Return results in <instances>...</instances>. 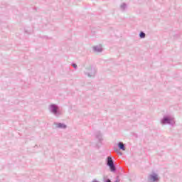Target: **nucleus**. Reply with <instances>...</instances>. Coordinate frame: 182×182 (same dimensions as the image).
Instances as JSON below:
<instances>
[{"label": "nucleus", "instance_id": "nucleus-6", "mask_svg": "<svg viewBox=\"0 0 182 182\" xmlns=\"http://www.w3.org/2000/svg\"><path fill=\"white\" fill-rule=\"evenodd\" d=\"M54 124L57 129H66L68 126L63 123L60 122H54Z\"/></svg>", "mask_w": 182, "mask_h": 182}, {"label": "nucleus", "instance_id": "nucleus-11", "mask_svg": "<svg viewBox=\"0 0 182 182\" xmlns=\"http://www.w3.org/2000/svg\"><path fill=\"white\" fill-rule=\"evenodd\" d=\"M139 38H141V39H144V38H146V33L144 31H141L139 33Z\"/></svg>", "mask_w": 182, "mask_h": 182}, {"label": "nucleus", "instance_id": "nucleus-7", "mask_svg": "<svg viewBox=\"0 0 182 182\" xmlns=\"http://www.w3.org/2000/svg\"><path fill=\"white\" fill-rule=\"evenodd\" d=\"M93 51L96 52L97 53H100L101 52H103V48L100 46H95L92 48Z\"/></svg>", "mask_w": 182, "mask_h": 182}, {"label": "nucleus", "instance_id": "nucleus-12", "mask_svg": "<svg viewBox=\"0 0 182 182\" xmlns=\"http://www.w3.org/2000/svg\"><path fill=\"white\" fill-rule=\"evenodd\" d=\"M72 66L74 68V69H77V65L76 63H73Z\"/></svg>", "mask_w": 182, "mask_h": 182}, {"label": "nucleus", "instance_id": "nucleus-8", "mask_svg": "<svg viewBox=\"0 0 182 182\" xmlns=\"http://www.w3.org/2000/svg\"><path fill=\"white\" fill-rule=\"evenodd\" d=\"M120 11H122V12H124L126 11V9H127V4L126 3H122L120 5Z\"/></svg>", "mask_w": 182, "mask_h": 182}, {"label": "nucleus", "instance_id": "nucleus-2", "mask_svg": "<svg viewBox=\"0 0 182 182\" xmlns=\"http://www.w3.org/2000/svg\"><path fill=\"white\" fill-rule=\"evenodd\" d=\"M48 110L52 113V114H54L55 117L62 116V112H60L59 105L56 104H50L48 107Z\"/></svg>", "mask_w": 182, "mask_h": 182}, {"label": "nucleus", "instance_id": "nucleus-14", "mask_svg": "<svg viewBox=\"0 0 182 182\" xmlns=\"http://www.w3.org/2000/svg\"><path fill=\"white\" fill-rule=\"evenodd\" d=\"M114 182H120V179L117 178V179L114 181Z\"/></svg>", "mask_w": 182, "mask_h": 182}, {"label": "nucleus", "instance_id": "nucleus-3", "mask_svg": "<svg viewBox=\"0 0 182 182\" xmlns=\"http://www.w3.org/2000/svg\"><path fill=\"white\" fill-rule=\"evenodd\" d=\"M161 124H170L171 126H174L176 124V121H174V117L170 115H165L161 119Z\"/></svg>", "mask_w": 182, "mask_h": 182}, {"label": "nucleus", "instance_id": "nucleus-13", "mask_svg": "<svg viewBox=\"0 0 182 182\" xmlns=\"http://www.w3.org/2000/svg\"><path fill=\"white\" fill-rule=\"evenodd\" d=\"M104 182H112V180H110L109 178H107L104 180Z\"/></svg>", "mask_w": 182, "mask_h": 182}, {"label": "nucleus", "instance_id": "nucleus-9", "mask_svg": "<svg viewBox=\"0 0 182 182\" xmlns=\"http://www.w3.org/2000/svg\"><path fill=\"white\" fill-rule=\"evenodd\" d=\"M118 148L119 149V150H122L123 151L126 150V146H124V144L122 141H119L118 143Z\"/></svg>", "mask_w": 182, "mask_h": 182}, {"label": "nucleus", "instance_id": "nucleus-1", "mask_svg": "<svg viewBox=\"0 0 182 182\" xmlns=\"http://www.w3.org/2000/svg\"><path fill=\"white\" fill-rule=\"evenodd\" d=\"M106 166L109 167L111 173H116L117 171V168H116V165L114 164V160L110 156H107L105 160Z\"/></svg>", "mask_w": 182, "mask_h": 182}, {"label": "nucleus", "instance_id": "nucleus-10", "mask_svg": "<svg viewBox=\"0 0 182 182\" xmlns=\"http://www.w3.org/2000/svg\"><path fill=\"white\" fill-rule=\"evenodd\" d=\"M95 137L96 139H97V140L100 142L102 141V133H100V132H97L95 134Z\"/></svg>", "mask_w": 182, "mask_h": 182}, {"label": "nucleus", "instance_id": "nucleus-4", "mask_svg": "<svg viewBox=\"0 0 182 182\" xmlns=\"http://www.w3.org/2000/svg\"><path fill=\"white\" fill-rule=\"evenodd\" d=\"M97 70L95 67L89 66L85 68V70L84 71V74L85 76H87L88 77H95L96 76Z\"/></svg>", "mask_w": 182, "mask_h": 182}, {"label": "nucleus", "instance_id": "nucleus-5", "mask_svg": "<svg viewBox=\"0 0 182 182\" xmlns=\"http://www.w3.org/2000/svg\"><path fill=\"white\" fill-rule=\"evenodd\" d=\"M148 180L150 182H159L160 181V177L159 176V174L153 173L152 174L149 176Z\"/></svg>", "mask_w": 182, "mask_h": 182}]
</instances>
